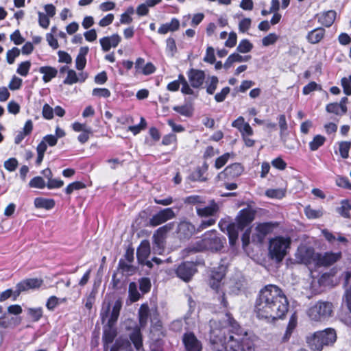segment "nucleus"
Wrapping results in <instances>:
<instances>
[{"label":"nucleus","instance_id":"f257e3e1","mask_svg":"<svg viewBox=\"0 0 351 351\" xmlns=\"http://www.w3.org/2000/svg\"><path fill=\"white\" fill-rule=\"evenodd\" d=\"M210 341L213 351H254L252 343L237 322L226 313L219 319L210 321Z\"/></svg>","mask_w":351,"mask_h":351},{"label":"nucleus","instance_id":"f03ea898","mask_svg":"<svg viewBox=\"0 0 351 351\" xmlns=\"http://www.w3.org/2000/svg\"><path fill=\"white\" fill-rule=\"evenodd\" d=\"M289 303L282 291L276 285L263 288L256 298L255 313L258 319L272 322L282 319L288 311Z\"/></svg>","mask_w":351,"mask_h":351},{"label":"nucleus","instance_id":"7ed1b4c3","mask_svg":"<svg viewBox=\"0 0 351 351\" xmlns=\"http://www.w3.org/2000/svg\"><path fill=\"white\" fill-rule=\"evenodd\" d=\"M255 217V211L250 208H244L239 211L236 218V222L229 224L227 227L229 241L234 245L238 239L239 232L248 226Z\"/></svg>","mask_w":351,"mask_h":351},{"label":"nucleus","instance_id":"20e7f679","mask_svg":"<svg viewBox=\"0 0 351 351\" xmlns=\"http://www.w3.org/2000/svg\"><path fill=\"white\" fill-rule=\"evenodd\" d=\"M333 304L330 302L318 301L306 311L308 318L316 322H322L332 315Z\"/></svg>","mask_w":351,"mask_h":351},{"label":"nucleus","instance_id":"39448f33","mask_svg":"<svg viewBox=\"0 0 351 351\" xmlns=\"http://www.w3.org/2000/svg\"><path fill=\"white\" fill-rule=\"evenodd\" d=\"M223 247L222 240L217 236L215 230L206 232L203 238L196 242L195 245L190 247L191 252L202 250L218 251Z\"/></svg>","mask_w":351,"mask_h":351},{"label":"nucleus","instance_id":"423d86ee","mask_svg":"<svg viewBox=\"0 0 351 351\" xmlns=\"http://www.w3.org/2000/svg\"><path fill=\"white\" fill-rule=\"evenodd\" d=\"M291 239L289 237H276L269 241V254L271 258L279 263L287 255L290 247Z\"/></svg>","mask_w":351,"mask_h":351},{"label":"nucleus","instance_id":"0eeeda50","mask_svg":"<svg viewBox=\"0 0 351 351\" xmlns=\"http://www.w3.org/2000/svg\"><path fill=\"white\" fill-rule=\"evenodd\" d=\"M121 307L122 302L119 299L117 300L112 305L110 318L108 321V328L104 329L103 335V341L105 345L111 343L116 336V330L113 328V326L118 319Z\"/></svg>","mask_w":351,"mask_h":351},{"label":"nucleus","instance_id":"6e6552de","mask_svg":"<svg viewBox=\"0 0 351 351\" xmlns=\"http://www.w3.org/2000/svg\"><path fill=\"white\" fill-rule=\"evenodd\" d=\"M317 254L318 253H316L311 247L300 245L298 247L295 256L296 260L300 263H303L306 265H313L316 266Z\"/></svg>","mask_w":351,"mask_h":351},{"label":"nucleus","instance_id":"1a4fd4ad","mask_svg":"<svg viewBox=\"0 0 351 351\" xmlns=\"http://www.w3.org/2000/svg\"><path fill=\"white\" fill-rule=\"evenodd\" d=\"M173 223H167L158 229L153 234L154 250L156 253L161 254L165 248L167 233L173 229Z\"/></svg>","mask_w":351,"mask_h":351},{"label":"nucleus","instance_id":"9d476101","mask_svg":"<svg viewBox=\"0 0 351 351\" xmlns=\"http://www.w3.org/2000/svg\"><path fill=\"white\" fill-rule=\"evenodd\" d=\"M175 272L179 278L184 282H189L197 272L196 265L193 262H184L177 267Z\"/></svg>","mask_w":351,"mask_h":351},{"label":"nucleus","instance_id":"9b49d317","mask_svg":"<svg viewBox=\"0 0 351 351\" xmlns=\"http://www.w3.org/2000/svg\"><path fill=\"white\" fill-rule=\"evenodd\" d=\"M243 170L244 169L241 164L233 163L226 167L223 171L220 172L217 178L221 181L233 180L240 176L243 173Z\"/></svg>","mask_w":351,"mask_h":351},{"label":"nucleus","instance_id":"f8f14e48","mask_svg":"<svg viewBox=\"0 0 351 351\" xmlns=\"http://www.w3.org/2000/svg\"><path fill=\"white\" fill-rule=\"evenodd\" d=\"M341 252H327L324 253H318L317 256L316 266L329 267L341 258Z\"/></svg>","mask_w":351,"mask_h":351},{"label":"nucleus","instance_id":"ddd939ff","mask_svg":"<svg viewBox=\"0 0 351 351\" xmlns=\"http://www.w3.org/2000/svg\"><path fill=\"white\" fill-rule=\"evenodd\" d=\"M175 216L176 215L172 208H165L154 215L149 219V223L151 226H158L163 223H165L168 220L173 219Z\"/></svg>","mask_w":351,"mask_h":351},{"label":"nucleus","instance_id":"4468645a","mask_svg":"<svg viewBox=\"0 0 351 351\" xmlns=\"http://www.w3.org/2000/svg\"><path fill=\"white\" fill-rule=\"evenodd\" d=\"M151 252L150 243L147 240L141 241L140 245L137 248L136 256L139 263L145 265L149 268L152 267V261H147Z\"/></svg>","mask_w":351,"mask_h":351},{"label":"nucleus","instance_id":"2eb2a0df","mask_svg":"<svg viewBox=\"0 0 351 351\" xmlns=\"http://www.w3.org/2000/svg\"><path fill=\"white\" fill-rule=\"evenodd\" d=\"M43 283V280L40 278H28L22 280L16 286L15 293H16V296L19 295L21 292L29 289H38Z\"/></svg>","mask_w":351,"mask_h":351},{"label":"nucleus","instance_id":"dca6fc26","mask_svg":"<svg viewBox=\"0 0 351 351\" xmlns=\"http://www.w3.org/2000/svg\"><path fill=\"white\" fill-rule=\"evenodd\" d=\"M66 71V77L64 80V84L68 85H72L77 82H83L87 77V75L84 73H80L78 75L76 72L73 70L69 69L67 66H63L60 69V73H63Z\"/></svg>","mask_w":351,"mask_h":351},{"label":"nucleus","instance_id":"f3484780","mask_svg":"<svg viewBox=\"0 0 351 351\" xmlns=\"http://www.w3.org/2000/svg\"><path fill=\"white\" fill-rule=\"evenodd\" d=\"M182 341L186 351H202V343L193 332L185 333Z\"/></svg>","mask_w":351,"mask_h":351},{"label":"nucleus","instance_id":"a211bd4d","mask_svg":"<svg viewBox=\"0 0 351 351\" xmlns=\"http://www.w3.org/2000/svg\"><path fill=\"white\" fill-rule=\"evenodd\" d=\"M187 75L192 87L198 88L204 84L205 73L203 71L191 69L188 71Z\"/></svg>","mask_w":351,"mask_h":351},{"label":"nucleus","instance_id":"6ab92c4d","mask_svg":"<svg viewBox=\"0 0 351 351\" xmlns=\"http://www.w3.org/2000/svg\"><path fill=\"white\" fill-rule=\"evenodd\" d=\"M326 36V29L323 27H317L309 31L306 36V40L311 45H316L322 42Z\"/></svg>","mask_w":351,"mask_h":351},{"label":"nucleus","instance_id":"aec40b11","mask_svg":"<svg viewBox=\"0 0 351 351\" xmlns=\"http://www.w3.org/2000/svg\"><path fill=\"white\" fill-rule=\"evenodd\" d=\"M225 276V269L223 267H219L217 270L212 271L209 284L210 287L217 291L221 287V282Z\"/></svg>","mask_w":351,"mask_h":351},{"label":"nucleus","instance_id":"412c9836","mask_svg":"<svg viewBox=\"0 0 351 351\" xmlns=\"http://www.w3.org/2000/svg\"><path fill=\"white\" fill-rule=\"evenodd\" d=\"M120 41L121 37L118 34L106 36L101 38L99 40L102 49L104 51H108L111 47H116Z\"/></svg>","mask_w":351,"mask_h":351},{"label":"nucleus","instance_id":"4be33fe9","mask_svg":"<svg viewBox=\"0 0 351 351\" xmlns=\"http://www.w3.org/2000/svg\"><path fill=\"white\" fill-rule=\"evenodd\" d=\"M317 332L324 346L331 345L336 341V332L332 328H327L324 330L318 331Z\"/></svg>","mask_w":351,"mask_h":351},{"label":"nucleus","instance_id":"5701e85b","mask_svg":"<svg viewBox=\"0 0 351 351\" xmlns=\"http://www.w3.org/2000/svg\"><path fill=\"white\" fill-rule=\"evenodd\" d=\"M336 12L334 10H328L320 13L317 15L318 22L321 25L329 27L333 24L336 19Z\"/></svg>","mask_w":351,"mask_h":351},{"label":"nucleus","instance_id":"b1692460","mask_svg":"<svg viewBox=\"0 0 351 351\" xmlns=\"http://www.w3.org/2000/svg\"><path fill=\"white\" fill-rule=\"evenodd\" d=\"M219 207L214 202H212L207 206L196 208L197 214L202 217H213L217 213Z\"/></svg>","mask_w":351,"mask_h":351},{"label":"nucleus","instance_id":"393cba45","mask_svg":"<svg viewBox=\"0 0 351 351\" xmlns=\"http://www.w3.org/2000/svg\"><path fill=\"white\" fill-rule=\"evenodd\" d=\"M306 343L313 351H321L324 346L317 332L306 337Z\"/></svg>","mask_w":351,"mask_h":351},{"label":"nucleus","instance_id":"a878e982","mask_svg":"<svg viewBox=\"0 0 351 351\" xmlns=\"http://www.w3.org/2000/svg\"><path fill=\"white\" fill-rule=\"evenodd\" d=\"M278 125H279V128H280V137L281 141L284 143H286V139H285L286 132L288 129V125H287L285 115V114L279 115V117H278ZM285 145L287 148H288L289 149H294V147L292 145H286V144H285Z\"/></svg>","mask_w":351,"mask_h":351},{"label":"nucleus","instance_id":"bb28decb","mask_svg":"<svg viewBox=\"0 0 351 351\" xmlns=\"http://www.w3.org/2000/svg\"><path fill=\"white\" fill-rule=\"evenodd\" d=\"M180 21L173 18L170 23L162 24L158 29V33L160 34H166L169 32H175L179 29Z\"/></svg>","mask_w":351,"mask_h":351},{"label":"nucleus","instance_id":"cd10ccee","mask_svg":"<svg viewBox=\"0 0 351 351\" xmlns=\"http://www.w3.org/2000/svg\"><path fill=\"white\" fill-rule=\"evenodd\" d=\"M195 231V226L187 221H182L178 226V234L183 238H188L193 235Z\"/></svg>","mask_w":351,"mask_h":351},{"label":"nucleus","instance_id":"c85d7f7f","mask_svg":"<svg viewBox=\"0 0 351 351\" xmlns=\"http://www.w3.org/2000/svg\"><path fill=\"white\" fill-rule=\"evenodd\" d=\"M34 204L36 208H44L46 210H50L55 206L53 199L43 197H36L34 199Z\"/></svg>","mask_w":351,"mask_h":351},{"label":"nucleus","instance_id":"c756f323","mask_svg":"<svg viewBox=\"0 0 351 351\" xmlns=\"http://www.w3.org/2000/svg\"><path fill=\"white\" fill-rule=\"evenodd\" d=\"M208 169V167L206 164L202 167H197L194 171L191 173L189 176V179L192 181H205L206 178L204 176L205 173Z\"/></svg>","mask_w":351,"mask_h":351},{"label":"nucleus","instance_id":"7c9ffc66","mask_svg":"<svg viewBox=\"0 0 351 351\" xmlns=\"http://www.w3.org/2000/svg\"><path fill=\"white\" fill-rule=\"evenodd\" d=\"M274 228V226L271 223H262L257 225L256 227V231L258 233V237L260 239H263L267 234L270 233Z\"/></svg>","mask_w":351,"mask_h":351},{"label":"nucleus","instance_id":"2f4dec72","mask_svg":"<svg viewBox=\"0 0 351 351\" xmlns=\"http://www.w3.org/2000/svg\"><path fill=\"white\" fill-rule=\"evenodd\" d=\"M40 73L43 74V80L45 82H49L57 75V70L51 66H42L39 69Z\"/></svg>","mask_w":351,"mask_h":351},{"label":"nucleus","instance_id":"473e14b6","mask_svg":"<svg viewBox=\"0 0 351 351\" xmlns=\"http://www.w3.org/2000/svg\"><path fill=\"white\" fill-rule=\"evenodd\" d=\"M130 337L134 347L136 350H139L143 346L142 336L140 329L138 328H135L130 335Z\"/></svg>","mask_w":351,"mask_h":351},{"label":"nucleus","instance_id":"72a5a7b5","mask_svg":"<svg viewBox=\"0 0 351 351\" xmlns=\"http://www.w3.org/2000/svg\"><path fill=\"white\" fill-rule=\"evenodd\" d=\"M141 298V294L138 291L137 285L134 282L129 284L128 287V298L131 302L138 301Z\"/></svg>","mask_w":351,"mask_h":351},{"label":"nucleus","instance_id":"f704fd0d","mask_svg":"<svg viewBox=\"0 0 351 351\" xmlns=\"http://www.w3.org/2000/svg\"><path fill=\"white\" fill-rule=\"evenodd\" d=\"M139 323L141 327H144L149 315V308L147 304H142L138 311Z\"/></svg>","mask_w":351,"mask_h":351},{"label":"nucleus","instance_id":"c9c22d12","mask_svg":"<svg viewBox=\"0 0 351 351\" xmlns=\"http://www.w3.org/2000/svg\"><path fill=\"white\" fill-rule=\"evenodd\" d=\"M173 110L178 112L181 115L190 117L193 115V108L191 104H185L183 106H176L173 108Z\"/></svg>","mask_w":351,"mask_h":351},{"label":"nucleus","instance_id":"e433bc0d","mask_svg":"<svg viewBox=\"0 0 351 351\" xmlns=\"http://www.w3.org/2000/svg\"><path fill=\"white\" fill-rule=\"evenodd\" d=\"M304 213L307 218L310 219L319 218L323 215V210L322 208L314 209L310 206L305 208Z\"/></svg>","mask_w":351,"mask_h":351},{"label":"nucleus","instance_id":"4c0bfd02","mask_svg":"<svg viewBox=\"0 0 351 351\" xmlns=\"http://www.w3.org/2000/svg\"><path fill=\"white\" fill-rule=\"evenodd\" d=\"M184 203L195 205L196 208L201 207L205 203V199L199 195H191L185 198Z\"/></svg>","mask_w":351,"mask_h":351},{"label":"nucleus","instance_id":"58836bf2","mask_svg":"<svg viewBox=\"0 0 351 351\" xmlns=\"http://www.w3.org/2000/svg\"><path fill=\"white\" fill-rule=\"evenodd\" d=\"M16 319L13 317H10L6 313H4L2 316L0 317V327L3 328H7L10 327L13 324L16 325L20 321L17 323H15Z\"/></svg>","mask_w":351,"mask_h":351},{"label":"nucleus","instance_id":"ea45409f","mask_svg":"<svg viewBox=\"0 0 351 351\" xmlns=\"http://www.w3.org/2000/svg\"><path fill=\"white\" fill-rule=\"evenodd\" d=\"M325 137L322 135H316L312 141L309 143V147L311 151L317 150L319 147L323 145L325 142Z\"/></svg>","mask_w":351,"mask_h":351},{"label":"nucleus","instance_id":"a19ab883","mask_svg":"<svg viewBox=\"0 0 351 351\" xmlns=\"http://www.w3.org/2000/svg\"><path fill=\"white\" fill-rule=\"evenodd\" d=\"M27 314L34 322H38L43 316L42 308H29Z\"/></svg>","mask_w":351,"mask_h":351},{"label":"nucleus","instance_id":"79ce46f5","mask_svg":"<svg viewBox=\"0 0 351 351\" xmlns=\"http://www.w3.org/2000/svg\"><path fill=\"white\" fill-rule=\"evenodd\" d=\"M351 210V204L348 200H343L341 206L338 208L339 213L343 217H349V211Z\"/></svg>","mask_w":351,"mask_h":351},{"label":"nucleus","instance_id":"37998d69","mask_svg":"<svg viewBox=\"0 0 351 351\" xmlns=\"http://www.w3.org/2000/svg\"><path fill=\"white\" fill-rule=\"evenodd\" d=\"M31 67V62L29 61L22 62L19 64L16 69V73L21 76L25 77L27 75Z\"/></svg>","mask_w":351,"mask_h":351},{"label":"nucleus","instance_id":"c03bdc74","mask_svg":"<svg viewBox=\"0 0 351 351\" xmlns=\"http://www.w3.org/2000/svg\"><path fill=\"white\" fill-rule=\"evenodd\" d=\"M86 185L80 181H76L69 184L65 189V193L68 195L71 194L74 191L84 189Z\"/></svg>","mask_w":351,"mask_h":351},{"label":"nucleus","instance_id":"a18cd8bd","mask_svg":"<svg viewBox=\"0 0 351 351\" xmlns=\"http://www.w3.org/2000/svg\"><path fill=\"white\" fill-rule=\"evenodd\" d=\"M253 47V45L246 39L242 40L237 46V51L240 53L250 52Z\"/></svg>","mask_w":351,"mask_h":351},{"label":"nucleus","instance_id":"49530a36","mask_svg":"<svg viewBox=\"0 0 351 351\" xmlns=\"http://www.w3.org/2000/svg\"><path fill=\"white\" fill-rule=\"evenodd\" d=\"M179 79L181 81L180 85H182L181 92L185 95H193L194 92L190 87L184 75L181 74L179 75Z\"/></svg>","mask_w":351,"mask_h":351},{"label":"nucleus","instance_id":"de8ad7c7","mask_svg":"<svg viewBox=\"0 0 351 351\" xmlns=\"http://www.w3.org/2000/svg\"><path fill=\"white\" fill-rule=\"evenodd\" d=\"M351 147V143L343 141L339 143V153L343 158H347L349 156V151Z\"/></svg>","mask_w":351,"mask_h":351},{"label":"nucleus","instance_id":"09e8293b","mask_svg":"<svg viewBox=\"0 0 351 351\" xmlns=\"http://www.w3.org/2000/svg\"><path fill=\"white\" fill-rule=\"evenodd\" d=\"M265 195L270 198L281 199L285 195V191L280 189H268L265 191Z\"/></svg>","mask_w":351,"mask_h":351},{"label":"nucleus","instance_id":"8fccbe9b","mask_svg":"<svg viewBox=\"0 0 351 351\" xmlns=\"http://www.w3.org/2000/svg\"><path fill=\"white\" fill-rule=\"evenodd\" d=\"M21 51L17 47H13L6 53V60L8 64H12L14 62L15 58L20 55Z\"/></svg>","mask_w":351,"mask_h":351},{"label":"nucleus","instance_id":"3c124183","mask_svg":"<svg viewBox=\"0 0 351 351\" xmlns=\"http://www.w3.org/2000/svg\"><path fill=\"white\" fill-rule=\"evenodd\" d=\"M219 80L216 76H212L209 78V82L206 88V92L209 95H213L217 89Z\"/></svg>","mask_w":351,"mask_h":351},{"label":"nucleus","instance_id":"603ef678","mask_svg":"<svg viewBox=\"0 0 351 351\" xmlns=\"http://www.w3.org/2000/svg\"><path fill=\"white\" fill-rule=\"evenodd\" d=\"M296 326H297V319H296L295 317L291 316V317L289 319L287 328V330H286L285 335L284 337L285 339L287 340L289 338V337L291 336L293 330L295 329Z\"/></svg>","mask_w":351,"mask_h":351},{"label":"nucleus","instance_id":"864d4df0","mask_svg":"<svg viewBox=\"0 0 351 351\" xmlns=\"http://www.w3.org/2000/svg\"><path fill=\"white\" fill-rule=\"evenodd\" d=\"M147 123L143 117L141 118V122L138 125L130 126L128 130L132 132L134 135L138 134L141 130L146 128Z\"/></svg>","mask_w":351,"mask_h":351},{"label":"nucleus","instance_id":"5fc2aeb1","mask_svg":"<svg viewBox=\"0 0 351 351\" xmlns=\"http://www.w3.org/2000/svg\"><path fill=\"white\" fill-rule=\"evenodd\" d=\"M278 39V36L275 33H270L262 39V44L265 47L274 45Z\"/></svg>","mask_w":351,"mask_h":351},{"label":"nucleus","instance_id":"6e6d98bb","mask_svg":"<svg viewBox=\"0 0 351 351\" xmlns=\"http://www.w3.org/2000/svg\"><path fill=\"white\" fill-rule=\"evenodd\" d=\"M151 286V281L148 278H142L139 280V287L143 293L149 292Z\"/></svg>","mask_w":351,"mask_h":351},{"label":"nucleus","instance_id":"4d7b16f0","mask_svg":"<svg viewBox=\"0 0 351 351\" xmlns=\"http://www.w3.org/2000/svg\"><path fill=\"white\" fill-rule=\"evenodd\" d=\"M110 91L106 88H95L93 90V96L108 98L110 96Z\"/></svg>","mask_w":351,"mask_h":351},{"label":"nucleus","instance_id":"13d9d810","mask_svg":"<svg viewBox=\"0 0 351 351\" xmlns=\"http://www.w3.org/2000/svg\"><path fill=\"white\" fill-rule=\"evenodd\" d=\"M29 185L33 188L43 189L45 186V182L43 178L36 176L30 180Z\"/></svg>","mask_w":351,"mask_h":351},{"label":"nucleus","instance_id":"bf43d9fd","mask_svg":"<svg viewBox=\"0 0 351 351\" xmlns=\"http://www.w3.org/2000/svg\"><path fill=\"white\" fill-rule=\"evenodd\" d=\"M229 158H230L229 153H226V154H223L222 156L218 157L216 159L215 163V167H216V169H219L222 167H223L227 163Z\"/></svg>","mask_w":351,"mask_h":351},{"label":"nucleus","instance_id":"052dcab7","mask_svg":"<svg viewBox=\"0 0 351 351\" xmlns=\"http://www.w3.org/2000/svg\"><path fill=\"white\" fill-rule=\"evenodd\" d=\"M204 62L213 64L215 61V50L212 47H208L206 51V55L204 58Z\"/></svg>","mask_w":351,"mask_h":351},{"label":"nucleus","instance_id":"680f3d73","mask_svg":"<svg viewBox=\"0 0 351 351\" xmlns=\"http://www.w3.org/2000/svg\"><path fill=\"white\" fill-rule=\"evenodd\" d=\"M18 166V161L14 158H9L4 162V167L9 171H14Z\"/></svg>","mask_w":351,"mask_h":351},{"label":"nucleus","instance_id":"e2e57ef3","mask_svg":"<svg viewBox=\"0 0 351 351\" xmlns=\"http://www.w3.org/2000/svg\"><path fill=\"white\" fill-rule=\"evenodd\" d=\"M230 88L224 87L219 93L215 95V99L217 102H222L225 100L227 95L230 93Z\"/></svg>","mask_w":351,"mask_h":351},{"label":"nucleus","instance_id":"0e129e2a","mask_svg":"<svg viewBox=\"0 0 351 351\" xmlns=\"http://www.w3.org/2000/svg\"><path fill=\"white\" fill-rule=\"evenodd\" d=\"M336 184L340 187L351 189V183L348 178L338 176L336 179Z\"/></svg>","mask_w":351,"mask_h":351},{"label":"nucleus","instance_id":"69168bd1","mask_svg":"<svg viewBox=\"0 0 351 351\" xmlns=\"http://www.w3.org/2000/svg\"><path fill=\"white\" fill-rule=\"evenodd\" d=\"M22 84V80L16 76H14L10 80L8 87L10 90H15L20 88Z\"/></svg>","mask_w":351,"mask_h":351},{"label":"nucleus","instance_id":"338daca9","mask_svg":"<svg viewBox=\"0 0 351 351\" xmlns=\"http://www.w3.org/2000/svg\"><path fill=\"white\" fill-rule=\"evenodd\" d=\"M251 26V19L245 18L242 19L239 24V29L241 32H247Z\"/></svg>","mask_w":351,"mask_h":351},{"label":"nucleus","instance_id":"774afa93","mask_svg":"<svg viewBox=\"0 0 351 351\" xmlns=\"http://www.w3.org/2000/svg\"><path fill=\"white\" fill-rule=\"evenodd\" d=\"M343 301L351 313V287L346 291Z\"/></svg>","mask_w":351,"mask_h":351}]
</instances>
